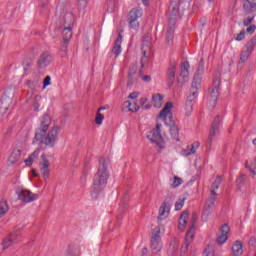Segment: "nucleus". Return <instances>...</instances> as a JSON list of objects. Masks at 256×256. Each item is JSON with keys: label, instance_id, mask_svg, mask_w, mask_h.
I'll return each instance as SVG.
<instances>
[{"label": "nucleus", "instance_id": "nucleus-1", "mask_svg": "<svg viewBox=\"0 0 256 256\" xmlns=\"http://www.w3.org/2000/svg\"><path fill=\"white\" fill-rule=\"evenodd\" d=\"M50 125L51 117H49L48 114H44L40 127L35 131V136L32 141L33 144L39 143L40 147L45 145L48 149H53V147L57 145V141H59L60 128L58 126H54L49 131ZM47 131L49 132L47 133Z\"/></svg>", "mask_w": 256, "mask_h": 256}, {"label": "nucleus", "instance_id": "nucleus-2", "mask_svg": "<svg viewBox=\"0 0 256 256\" xmlns=\"http://www.w3.org/2000/svg\"><path fill=\"white\" fill-rule=\"evenodd\" d=\"M110 172L109 166L105 158L99 159L98 170L94 175L92 184V196L99 195L103 189H105L107 182L109 181Z\"/></svg>", "mask_w": 256, "mask_h": 256}, {"label": "nucleus", "instance_id": "nucleus-3", "mask_svg": "<svg viewBox=\"0 0 256 256\" xmlns=\"http://www.w3.org/2000/svg\"><path fill=\"white\" fill-rule=\"evenodd\" d=\"M171 109H173V102H167L164 108L160 111L158 119H161L167 127H170L171 137L175 141H179V127H177L175 121H173V113L171 112Z\"/></svg>", "mask_w": 256, "mask_h": 256}, {"label": "nucleus", "instance_id": "nucleus-4", "mask_svg": "<svg viewBox=\"0 0 256 256\" xmlns=\"http://www.w3.org/2000/svg\"><path fill=\"white\" fill-rule=\"evenodd\" d=\"M221 176L216 177L215 181L213 182L211 186L210 196L208 200L205 203L204 206V212L202 214V221L206 222L209 217V213H211V210L215 207V202L217 201V189H219V186L221 185Z\"/></svg>", "mask_w": 256, "mask_h": 256}, {"label": "nucleus", "instance_id": "nucleus-5", "mask_svg": "<svg viewBox=\"0 0 256 256\" xmlns=\"http://www.w3.org/2000/svg\"><path fill=\"white\" fill-rule=\"evenodd\" d=\"M143 17V9L141 8H132L128 13V25L130 29H134L137 31L141 24L139 23V19Z\"/></svg>", "mask_w": 256, "mask_h": 256}, {"label": "nucleus", "instance_id": "nucleus-6", "mask_svg": "<svg viewBox=\"0 0 256 256\" xmlns=\"http://www.w3.org/2000/svg\"><path fill=\"white\" fill-rule=\"evenodd\" d=\"M147 138L149 141H151V143H155L160 149L165 147L163 136H161V124H156V128L147 134Z\"/></svg>", "mask_w": 256, "mask_h": 256}, {"label": "nucleus", "instance_id": "nucleus-7", "mask_svg": "<svg viewBox=\"0 0 256 256\" xmlns=\"http://www.w3.org/2000/svg\"><path fill=\"white\" fill-rule=\"evenodd\" d=\"M200 86H201V78L199 77L194 78L192 82V87H191V95L188 97L186 101V109L187 111H189V113L193 111V101L197 99V95H198L197 90L199 89Z\"/></svg>", "mask_w": 256, "mask_h": 256}, {"label": "nucleus", "instance_id": "nucleus-8", "mask_svg": "<svg viewBox=\"0 0 256 256\" xmlns=\"http://www.w3.org/2000/svg\"><path fill=\"white\" fill-rule=\"evenodd\" d=\"M219 87H221V72L216 71L212 81V88L210 89V101L215 105L219 97Z\"/></svg>", "mask_w": 256, "mask_h": 256}, {"label": "nucleus", "instance_id": "nucleus-9", "mask_svg": "<svg viewBox=\"0 0 256 256\" xmlns=\"http://www.w3.org/2000/svg\"><path fill=\"white\" fill-rule=\"evenodd\" d=\"M256 47V35L253 36L245 45L244 50L240 53V61L241 63H247L249 57H251V53Z\"/></svg>", "mask_w": 256, "mask_h": 256}, {"label": "nucleus", "instance_id": "nucleus-10", "mask_svg": "<svg viewBox=\"0 0 256 256\" xmlns=\"http://www.w3.org/2000/svg\"><path fill=\"white\" fill-rule=\"evenodd\" d=\"M181 17H183V15H173V12L169 11V26L167 28L166 31V39H167V43H171V41H173V35L175 33V25L177 23V19H181Z\"/></svg>", "mask_w": 256, "mask_h": 256}, {"label": "nucleus", "instance_id": "nucleus-11", "mask_svg": "<svg viewBox=\"0 0 256 256\" xmlns=\"http://www.w3.org/2000/svg\"><path fill=\"white\" fill-rule=\"evenodd\" d=\"M151 34H145L142 39V53L143 57L141 58V67H145V64L148 61L147 52L151 49Z\"/></svg>", "mask_w": 256, "mask_h": 256}, {"label": "nucleus", "instance_id": "nucleus-12", "mask_svg": "<svg viewBox=\"0 0 256 256\" xmlns=\"http://www.w3.org/2000/svg\"><path fill=\"white\" fill-rule=\"evenodd\" d=\"M18 199L23 203H33V201L39 199V194L31 192V190L20 189L18 192Z\"/></svg>", "mask_w": 256, "mask_h": 256}, {"label": "nucleus", "instance_id": "nucleus-13", "mask_svg": "<svg viewBox=\"0 0 256 256\" xmlns=\"http://www.w3.org/2000/svg\"><path fill=\"white\" fill-rule=\"evenodd\" d=\"M11 103H13V99L9 96V90L4 92L0 100V116L3 117L9 108L11 107Z\"/></svg>", "mask_w": 256, "mask_h": 256}, {"label": "nucleus", "instance_id": "nucleus-14", "mask_svg": "<svg viewBox=\"0 0 256 256\" xmlns=\"http://www.w3.org/2000/svg\"><path fill=\"white\" fill-rule=\"evenodd\" d=\"M23 228L16 229L15 231L11 232L1 243L3 249H9L17 239H19V236L21 235V231Z\"/></svg>", "mask_w": 256, "mask_h": 256}, {"label": "nucleus", "instance_id": "nucleus-15", "mask_svg": "<svg viewBox=\"0 0 256 256\" xmlns=\"http://www.w3.org/2000/svg\"><path fill=\"white\" fill-rule=\"evenodd\" d=\"M169 11L172 12V15H185L186 8L183 7V0H172Z\"/></svg>", "mask_w": 256, "mask_h": 256}, {"label": "nucleus", "instance_id": "nucleus-16", "mask_svg": "<svg viewBox=\"0 0 256 256\" xmlns=\"http://www.w3.org/2000/svg\"><path fill=\"white\" fill-rule=\"evenodd\" d=\"M219 125H221V117L216 116L212 122L210 133L208 135V141L207 144L211 146V143H213V138L215 135L219 133Z\"/></svg>", "mask_w": 256, "mask_h": 256}, {"label": "nucleus", "instance_id": "nucleus-17", "mask_svg": "<svg viewBox=\"0 0 256 256\" xmlns=\"http://www.w3.org/2000/svg\"><path fill=\"white\" fill-rule=\"evenodd\" d=\"M229 231H231L229 224H223L220 227V234L216 238L217 245H223L227 242V239H229Z\"/></svg>", "mask_w": 256, "mask_h": 256}, {"label": "nucleus", "instance_id": "nucleus-18", "mask_svg": "<svg viewBox=\"0 0 256 256\" xmlns=\"http://www.w3.org/2000/svg\"><path fill=\"white\" fill-rule=\"evenodd\" d=\"M156 233L152 234L151 239V250L152 253H159L161 251V236L159 235L160 231L159 229L155 228Z\"/></svg>", "mask_w": 256, "mask_h": 256}, {"label": "nucleus", "instance_id": "nucleus-19", "mask_svg": "<svg viewBox=\"0 0 256 256\" xmlns=\"http://www.w3.org/2000/svg\"><path fill=\"white\" fill-rule=\"evenodd\" d=\"M51 61H53V57L51 56V53L49 52L42 53L37 60L38 69H45L46 67H48V65H51Z\"/></svg>", "mask_w": 256, "mask_h": 256}, {"label": "nucleus", "instance_id": "nucleus-20", "mask_svg": "<svg viewBox=\"0 0 256 256\" xmlns=\"http://www.w3.org/2000/svg\"><path fill=\"white\" fill-rule=\"evenodd\" d=\"M169 211H171V202L165 200L159 209L158 221H163L169 217Z\"/></svg>", "mask_w": 256, "mask_h": 256}, {"label": "nucleus", "instance_id": "nucleus-21", "mask_svg": "<svg viewBox=\"0 0 256 256\" xmlns=\"http://www.w3.org/2000/svg\"><path fill=\"white\" fill-rule=\"evenodd\" d=\"M195 221H197V214H193L192 215V220H191V226L189 228V230L186 233V237H185V243H188L191 245V243H193V239L195 237Z\"/></svg>", "mask_w": 256, "mask_h": 256}, {"label": "nucleus", "instance_id": "nucleus-22", "mask_svg": "<svg viewBox=\"0 0 256 256\" xmlns=\"http://www.w3.org/2000/svg\"><path fill=\"white\" fill-rule=\"evenodd\" d=\"M42 162L40 163V173L44 177V179H49L50 171H49V160L45 157V155L41 156Z\"/></svg>", "mask_w": 256, "mask_h": 256}, {"label": "nucleus", "instance_id": "nucleus-23", "mask_svg": "<svg viewBox=\"0 0 256 256\" xmlns=\"http://www.w3.org/2000/svg\"><path fill=\"white\" fill-rule=\"evenodd\" d=\"M137 79H139V75L137 73V66H132L128 71V85H133V83H137Z\"/></svg>", "mask_w": 256, "mask_h": 256}, {"label": "nucleus", "instance_id": "nucleus-24", "mask_svg": "<svg viewBox=\"0 0 256 256\" xmlns=\"http://www.w3.org/2000/svg\"><path fill=\"white\" fill-rule=\"evenodd\" d=\"M62 21L63 27L73 28V25H75V16L72 13H66Z\"/></svg>", "mask_w": 256, "mask_h": 256}, {"label": "nucleus", "instance_id": "nucleus-25", "mask_svg": "<svg viewBox=\"0 0 256 256\" xmlns=\"http://www.w3.org/2000/svg\"><path fill=\"white\" fill-rule=\"evenodd\" d=\"M199 145V142H194L182 151V155H184V157H189V155H195L197 153V149H199Z\"/></svg>", "mask_w": 256, "mask_h": 256}, {"label": "nucleus", "instance_id": "nucleus-26", "mask_svg": "<svg viewBox=\"0 0 256 256\" xmlns=\"http://www.w3.org/2000/svg\"><path fill=\"white\" fill-rule=\"evenodd\" d=\"M122 42H123V36L119 34L118 38L115 41L114 47L112 48V55H115V57H119V55H121Z\"/></svg>", "mask_w": 256, "mask_h": 256}, {"label": "nucleus", "instance_id": "nucleus-27", "mask_svg": "<svg viewBox=\"0 0 256 256\" xmlns=\"http://www.w3.org/2000/svg\"><path fill=\"white\" fill-rule=\"evenodd\" d=\"M175 71H177V62L176 61H170L169 67H168V79L172 85L173 79H175Z\"/></svg>", "mask_w": 256, "mask_h": 256}, {"label": "nucleus", "instance_id": "nucleus-28", "mask_svg": "<svg viewBox=\"0 0 256 256\" xmlns=\"http://www.w3.org/2000/svg\"><path fill=\"white\" fill-rule=\"evenodd\" d=\"M189 219V212L184 211L178 221V229L180 231H185V225H187V220Z\"/></svg>", "mask_w": 256, "mask_h": 256}, {"label": "nucleus", "instance_id": "nucleus-29", "mask_svg": "<svg viewBox=\"0 0 256 256\" xmlns=\"http://www.w3.org/2000/svg\"><path fill=\"white\" fill-rule=\"evenodd\" d=\"M73 37V28L64 27L62 30V43H69Z\"/></svg>", "mask_w": 256, "mask_h": 256}, {"label": "nucleus", "instance_id": "nucleus-30", "mask_svg": "<svg viewBox=\"0 0 256 256\" xmlns=\"http://www.w3.org/2000/svg\"><path fill=\"white\" fill-rule=\"evenodd\" d=\"M21 159V150L19 149H14L8 158L9 163L11 165H15V163H18V161Z\"/></svg>", "mask_w": 256, "mask_h": 256}, {"label": "nucleus", "instance_id": "nucleus-31", "mask_svg": "<svg viewBox=\"0 0 256 256\" xmlns=\"http://www.w3.org/2000/svg\"><path fill=\"white\" fill-rule=\"evenodd\" d=\"M256 8V0H245L243 9L246 13H251Z\"/></svg>", "mask_w": 256, "mask_h": 256}, {"label": "nucleus", "instance_id": "nucleus-32", "mask_svg": "<svg viewBox=\"0 0 256 256\" xmlns=\"http://www.w3.org/2000/svg\"><path fill=\"white\" fill-rule=\"evenodd\" d=\"M152 103L154 107H156L157 109H161V107L163 106V95L154 94L152 96Z\"/></svg>", "mask_w": 256, "mask_h": 256}, {"label": "nucleus", "instance_id": "nucleus-33", "mask_svg": "<svg viewBox=\"0 0 256 256\" xmlns=\"http://www.w3.org/2000/svg\"><path fill=\"white\" fill-rule=\"evenodd\" d=\"M232 253L235 256L241 255L243 253V244L241 241L237 240L232 246Z\"/></svg>", "mask_w": 256, "mask_h": 256}, {"label": "nucleus", "instance_id": "nucleus-34", "mask_svg": "<svg viewBox=\"0 0 256 256\" xmlns=\"http://www.w3.org/2000/svg\"><path fill=\"white\" fill-rule=\"evenodd\" d=\"M124 107H126V109H128V111H130L131 113H137V111H139L140 109L137 103L135 102L131 103L130 101H125Z\"/></svg>", "mask_w": 256, "mask_h": 256}, {"label": "nucleus", "instance_id": "nucleus-35", "mask_svg": "<svg viewBox=\"0 0 256 256\" xmlns=\"http://www.w3.org/2000/svg\"><path fill=\"white\" fill-rule=\"evenodd\" d=\"M41 152V150L38 148L36 149L29 157L28 159L25 160V163L28 167H31V165H33V161H35V159H37V157H39V153Z\"/></svg>", "mask_w": 256, "mask_h": 256}, {"label": "nucleus", "instance_id": "nucleus-36", "mask_svg": "<svg viewBox=\"0 0 256 256\" xmlns=\"http://www.w3.org/2000/svg\"><path fill=\"white\" fill-rule=\"evenodd\" d=\"M189 62L186 61L182 64L180 68V77H183V79L189 77Z\"/></svg>", "mask_w": 256, "mask_h": 256}, {"label": "nucleus", "instance_id": "nucleus-37", "mask_svg": "<svg viewBox=\"0 0 256 256\" xmlns=\"http://www.w3.org/2000/svg\"><path fill=\"white\" fill-rule=\"evenodd\" d=\"M9 211V203L7 200L0 201V219Z\"/></svg>", "mask_w": 256, "mask_h": 256}, {"label": "nucleus", "instance_id": "nucleus-38", "mask_svg": "<svg viewBox=\"0 0 256 256\" xmlns=\"http://www.w3.org/2000/svg\"><path fill=\"white\" fill-rule=\"evenodd\" d=\"M67 45H69V43H65V42L61 43V48L59 52L60 57H67V53H68Z\"/></svg>", "mask_w": 256, "mask_h": 256}, {"label": "nucleus", "instance_id": "nucleus-39", "mask_svg": "<svg viewBox=\"0 0 256 256\" xmlns=\"http://www.w3.org/2000/svg\"><path fill=\"white\" fill-rule=\"evenodd\" d=\"M183 183V179L178 176H174L173 183L171 184L172 189H177Z\"/></svg>", "mask_w": 256, "mask_h": 256}, {"label": "nucleus", "instance_id": "nucleus-40", "mask_svg": "<svg viewBox=\"0 0 256 256\" xmlns=\"http://www.w3.org/2000/svg\"><path fill=\"white\" fill-rule=\"evenodd\" d=\"M183 205H185V199H179L175 203V211H181V209H183Z\"/></svg>", "mask_w": 256, "mask_h": 256}, {"label": "nucleus", "instance_id": "nucleus-41", "mask_svg": "<svg viewBox=\"0 0 256 256\" xmlns=\"http://www.w3.org/2000/svg\"><path fill=\"white\" fill-rule=\"evenodd\" d=\"M39 101H41V96L36 95L34 97V111H39V107H40Z\"/></svg>", "mask_w": 256, "mask_h": 256}, {"label": "nucleus", "instance_id": "nucleus-42", "mask_svg": "<svg viewBox=\"0 0 256 256\" xmlns=\"http://www.w3.org/2000/svg\"><path fill=\"white\" fill-rule=\"evenodd\" d=\"M103 119H105V115L97 112V114H96V125H103Z\"/></svg>", "mask_w": 256, "mask_h": 256}, {"label": "nucleus", "instance_id": "nucleus-43", "mask_svg": "<svg viewBox=\"0 0 256 256\" xmlns=\"http://www.w3.org/2000/svg\"><path fill=\"white\" fill-rule=\"evenodd\" d=\"M254 19H255V14L252 16H248L246 19H244L243 21L244 27H249V24L253 23Z\"/></svg>", "mask_w": 256, "mask_h": 256}, {"label": "nucleus", "instance_id": "nucleus-44", "mask_svg": "<svg viewBox=\"0 0 256 256\" xmlns=\"http://www.w3.org/2000/svg\"><path fill=\"white\" fill-rule=\"evenodd\" d=\"M205 70V61L203 60V58H201L199 64H198V73H203V71Z\"/></svg>", "mask_w": 256, "mask_h": 256}, {"label": "nucleus", "instance_id": "nucleus-45", "mask_svg": "<svg viewBox=\"0 0 256 256\" xmlns=\"http://www.w3.org/2000/svg\"><path fill=\"white\" fill-rule=\"evenodd\" d=\"M78 5L80 9L85 10L87 8V0H78Z\"/></svg>", "mask_w": 256, "mask_h": 256}, {"label": "nucleus", "instance_id": "nucleus-46", "mask_svg": "<svg viewBox=\"0 0 256 256\" xmlns=\"http://www.w3.org/2000/svg\"><path fill=\"white\" fill-rule=\"evenodd\" d=\"M245 39V30H242L237 36L236 41H243Z\"/></svg>", "mask_w": 256, "mask_h": 256}, {"label": "nucleus", "instance_id": "nucleus-47", "mask_svg": "<svg viewBox=\"0 0 256 256\" xmlns=\"http://www.w3.org/2000/svg\"><path fill=\"white\" fill-rule=\"evenodd\" d=\"M255 30H256V26L251 25L246 29V33H249L250 35H253V33H255Z\"/></svg>", "mask_w": 256, "mask_h": 256}, {"label": "nucleus", "instance_id": "nucleus-48", "mask_svg": "<svg viewBox=\"0 0 256 256\" xmlns=\"http://www.w3.org/2000/svg\"><path fill=\"white\" fill-rule=\"evenodd\" d=\"M189 243L187 242H184V244L182 245V248H181V254L183 253H187L188 249H189Z\"/></svg>", "mask_w": 256, "mask_h": 256}, {"label": "nucleus", "instance_id": "nucleus-49", "mask_svg": "<svg viewBox=\"0 0 256 256\" xmlns=\"http://www.w3.org/2000/svg\"><path fill=\"white\" fill-rule=\"evenodd\" d=\"M47 5H49V0H40L41 9H47Z\"/></svg>", "mask_w": 256, "mask_h": 256}, {"label": "nucleus", "instance_id": "nucleus-50", "mask_svg": "<svg viewBox=\"0 0 256 256\" xmlns=\"http://www.w3.org/2000/svg\"><path fill=\"white\" fill-rule=\"evenodd\" d=\"M48 85H51V76H46L44 78V87H48Z\"/></svg>", "mask_w": 256, "mask_h": 256}, {"label": "nucleus", "instance_id": "nucleus-51", "mask_svg": "<svg viewBox=\"0 0 256 256\" xmlns=\"http://www.w3.org/2000/svg\"><path fill=\"white\" fill-rule=\"evenodd\" d=\"M245 179H247V176H245L244 174H241L237 179V183H240V184L245 183Z\"/></svg>", "mask_w": 256, "mask_h": 256}, {"label": "nucleus", "instance_id": "nucleus-52", "mask_svg": "<svg viewBox=\"0 0 256 256\" xmlns=\"http://www.w3.org/2000/svg\"><path fill=\"white\" fill-rule=\"evenodd\" d=\"M137 97H139V93L138 92H132L128 96L129 99H137Z\"/></svg>", "mask_w": 256, "mask_h": 256}, {"label": "nucleus", "instance_id": "nucleus-53", "mask_svg": "<svg viewBox=\"0 0 256 256\" xmlns=\"http://www.w3.org/2000/svg\"><path fill=\"white\" fill-rule=\"evenodd\" d=\"M248 245L250 246V247H255V245H256V239L255 238H250V240H249V242H248Z\"/></svg>", "mask_w": 256, "mask_h": 256}, {"label": "nucleus", "instance_id": "nucleus-54", "mask_svg": "<svg viewBox=\"0 0 256 256\" xmlns=\"http://www.w3.org/2000/svg\"><path fill=\"white\" fill-rule=\"evenodd\" d=\"M142 80L145 81V83H149V81H151V76L145 75L142 77Z\"/></svg>", "mask_w": 256, "mask_h": 256}, {"label": "nucleus", "instance_id": "nucleus-55", "mask_svg": "<svg viewBox=\"0 0 256 256\" xmlns=\"http://www.w3.org/2000/svg\"><path fill=\"white\" fill-rule=\"evenodd\" d=\"M149 254V250L147 248H143L141 251V256H147Z\"/></svg>", "mask_w": 256, "mask_h": 256}, {"label": "nucleus", "instance_id": "nucleus-56", "mask_svg": "<svg viewBox=\"0 0 256 256\" xmlns=\"http://www.w3.org/2000/svg\"><path fill=\"white\" fill-rule=\"evenodd\" d=\"M147 103V98H141L140 99V105L141 107H145V104Z\"/></svg>", "mask_w": 256, "mask_h": 256}, {"label": "nucleus", "instance_id": "nucleus-57", "mask_svg": "<svg viewBox=\"0 0 256 256\" xmlns=\"http://www.w3.org/2000/svg\"><path fill=\"white\" fill-rule=\"evenodd\" d=\"M83 173L85 177H87V173H89V167H85Z\"/></svg>", "mask_w": 256, "mask_h": 256}, {"label": "nucleus", "instance_id": "nucleus-58", "mask_svg": "<svg viewBox=\"0 0 256 256\" xmlns=\"http://www.w3.org/2000/svg\"><path fill=\"white\" fill-rule=\"evenodd\" d=\"M143 109H151V104H144V106H142Z\"/></svg>", "mask_w": 256, "mask_h": 256}, {"label": "nucleus", "instance_id": "nucleus-59", "mask_svg": "<svg viewBox=\"0 0 256 256\" xmlns=\"http://www.w3.org/2000/svg\"><path fill=\"white\" fill-rule=\"evenodd\" d=\"M142 3H143L144 5H147V0H142Z\"/></svg>", "mask_w": 256, "mask_h": 256}, {"label": "nucleus", "instance_id": "nucleus-60", "mask_svg": "<svg viewBox=\"0 0 256 256\" xmlns=\"http://www.w3.org/2000/svg\"><path fill=\"white\" fill-rule=\"evenodd\" d=\"M208 3H215V0H207Z\"/></svg>", "mask_w": 256, "mask_h": 256}, {"label": "nucleus", "instance_id": "nucleus-61", "mask_svg": "<svg viewBox=\"0 0 256 256\" xmlns=\"http://www.w3.org/2000/svg\"><path fill=\"white\" fill-rule=\"evenodd\" d=\"M105 108L104 107H100L99 109H98V111H103Z\"/></svg>", "mask_w": 256, "mask_h": 256}, {"label": "nucleus", "instance_id": "nucleus-62", "mask_svg": "<svg viewBox=\"0 0 256 256\" xmlns=\"http://www.w3.org/2000/svg\"><path fill=\"white\" fill-rule=\"evenodd\" d=\"M253 145L256 147V139L253 140Z\"/></svg>", "mask_w": 256, "mask_h": 256}, {"label": "nucleus", "instance_id": "nucleus-63", "mask_svg": "<svg viewBox=\"0 0 256 256\" xmlns=\"http://www.w3.org/2000/svg\"><path fill=\"white\" fill-rule=\"evenodd\" d=\"M251 173H253V175H255V171H253V169H250Z\"/></svg>", "mask_w": 256, "mask_h": 256}, {"label": "nucleus", "instance_id": "nucleus-64", "mask_svg": "<svg viewBox=\"0 0 256 256\" xmlns=\"http://www.w3.org/2000/svg\"><path fill=\"white\" fill-rule=\"evenodd\" d=\"M245 167H247V162L245 163Z\"/></svg>", "mask_w": 256, "mask_h": 256}]
</instances>
